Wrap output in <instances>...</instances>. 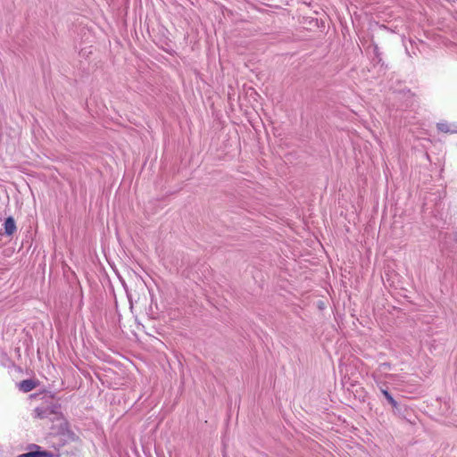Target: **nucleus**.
<instances>
[{
  "instance_id": "obj_4",
  "label": "nucleus",
  "mask_w": 457,
  "mask_h": 457,
  "mask_svg": "<svg viewBox=\"0 0 457 457\" xmlns=\"http://www.w3.org/2000/svg\"><path fill=\"white\" fill-rule=\"evenodd\" d=\"M4 233L7 236H12L16 231V228H17L15 220L12 217L6 218V220L4 223Z\"/></svg>"
},
{
  "instance_id": "obj_3",
  "label": "nucleus",
  "mask_w": 457,
  "mask_h": 457,
  "mask_svg": "<svg viewBox=\"0 0 457 457\" xmlns=\"http://www.w3.org/2000/svg\"><path fill=\"white\" fill-rule=\"evenodd\" d=\"M37 383L34 379H24L21 381L18 385L19 389L23 393H28L32 391L36 386Z\"/></svg>"
},
{
  "instance_id": "obj_9",
  "label": "nucleus",
  "mask_w": 457,
  "mask_h": 457,
  "mask_svg": "<svg viewBox=\"0 0 457 457\" xmlns=\"http://www.w3.org/2000/svg\"><path fill=\"white\" fill-rule=\"evenodd\" d=\"M374 380L377 384V386L380 389V386L386 387V383L382 380L378 379L375 375H373Z\"/></svg>"
},
{
  "instance_id": "obj_6",
  "label": "nucleus",
  "mask_w": 457,
  "mask_h": 457,
  "mask_svg": "<svg viewBox=\"0 0 457 457\" xmlns=\"http://www.w3.org/2000/svg\"><path fill=\"white\" fill-rule=\"evenodd\" d=\"M437 129L441 132L448 133V132H457L456 129H450L448 123L446 122H439L436 125Z\"/></svg>"
},
{
  "instance_id": "obj_10",
  "label": "nucleus",
  "mask_w": 457,
  "mask_h": 457,
  "mask_svg": "<svg viewBox=\"0 0 457 457\" xmlns=\"http://www.w3.org/2000/svg\"><path fill=\"white\" fill-rule=\"evenodd\" d=\"M388 377H393V375L392 374H386L385 375V378H388Z\"/></svg>"
},
{
  "instance_id": "obj_1",
  "label": "nucleus",
  "mask_w": 457,
  "mask_h": 457,
  "mask_svg": "<svg viewBox=\"0 0 457 457\" xmlns=\"http://www.w3.org/2000/svg\"><path fill=\"white\" fill-rule=\"evenodd\" d=\"M35 417L38 419H48L51 421L63 420L60 403H51L37 406L34 409Z\"/></svg>"
},
{
  "instance_id": "obj_5",
  "label": "nucleus",
  "mask_w": 457,
  "mask_h": 457,
  "mask_svg": "<svg viewBox=\"0 0 457 457\" xmlns=\"http://www.w3.org/2000/svg\"><path fill=\"white\" fill-rule=\"evenodd\" d=\"M380 392L385 396V398L387 400L389 404L395 409L398 408V403L395 401V399L393 397V395L388 392L386 387L380 386Z\"/></svg>"
},
{
  "instance_id": "obj_2",
  "label": "nucleus",
  "mask_w": 457,
  "mask_h": 457,
  "mask_svg": "<svg viewBox=\"0 0 457 457\" xmlns=\"http://www.w3.org/2000/svg\"><path fill=\"white\" fill-rule=\"evenodd\" d=\"M29 452L17 455L16 457H54V453L42 450L41 446L36 444H30L28 445Z\"/></svg>"
},
{
  "instance_id": "obj_7",
  "label": "nucleus",
  "mask_w": 457,
  "mask_h": 457,
  "mask_svg": "<svg viewBox=\"0 0 457 457\" xmlns=\"http://www.w3.org/2000/svg\"><path fill=\"white\" fill-rule=\"evenodd\" d=\"M372 48H373V54L376 56V58L378 59V62H379L381 61V57H380L381 54L379 52V48L378 46H373Z\"/></svg>"
},
{
  "instance_id": "obj_8",
  "label": "nucleus",
  "mask_w": 457,
  "mask_h": 457,
  "mask_svg": "<svg viewBox=\"0 0 457 457\" xmlns=\"http://www.w3.org/2000/svg\"><path fill=\"white\" fill-rule=\"evenodd\" d=\"M390 369H391V364L389 362H383V363H380L378 366L379 371H384V370H390Z\"/></svg>"
}]
</instances>
